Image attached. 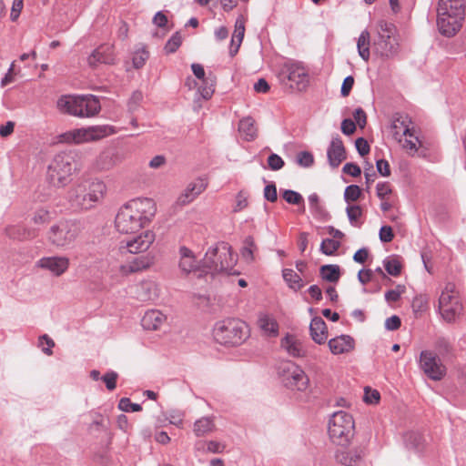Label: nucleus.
Listing matches in <instances>:
<instances>
[{
    "label": "nucleus",
    "instance_id": "nucleus-16",
    "mask_svg": "<svg viewBox=\"0 0 466 466\" xmlns=\"http://www.w3.org/2000/svg\"><path fill=\"white\" fill-rule=\"evenodd\" d=\"M156 239V235L152 230H145L140 234L120 242L119 250L127 249L130 254H139L147 252Z\"/></svg>",
    "mask_w": 466,
    "mask_h": 466
},
{
    "label": "nucleus",
    "instance_id": "nucleus-5",
    "mask_svg": "<svg viewBox=\"0 0 466 466\" xmlns=\"http://www.w3.org/2000/svg\"><path fill=\"white\" fill-rule=\"evenodd\" d=\"M237 263V255L226 242H220L209 248L202 259L205 275L218 273H232Z\"/></svg>",
    "mask_w": 466,
    "mask_h": 466
},
{
    "label": "nucleus",
    "instance_id": "nucleus-7",
    "mask_svg": "<svg viewBox=\"0 0 466 466\" xmlns=\"http://www.w3.org/2000/svg\"><path fill=\"white\" fill-rule=\"evenodd\" d=\"M57 107L61 112L78 117H91L100 110L98 99L92 95L63 96L57 100Z\"/></svg>",
    "mask_w": 466,
    "mask_h": 466
},
{
    "label": "nucleus",
    "instance_id": "nucleus-9",
    "mask_svg": "<svg viewBox=\"0 0 466 466\" xmlns=\"http://www.w3.org/2000/svg\"><path fill=\"white\" fill-rule=\"evenodd\" d=\"M373 48L377 55L382 58H392L398 55L400 43L396 26L386 21L377 24V36L373 42Z\"/></svg>",
    "mask_w": 466,
    "mask_h": 466
},
{
    "label": "nucleus",
    "instance_id": "nucleus-26",
    "mask_svg": "<svg viewBox=\"0 0 466 466\" xmlns=\"http://www.w3.org/2000/svg\"><path fill=\"white\" fill-rule=\"evenodd\" d=\"M258 327L264 336L277 337L279 334V324L270 315L260 313L257 321Z\"/></svg>",
    "mask_w": 466,
    "mask_h": 466
},
{
    "label": "nucleus",
    "instance_id": "nucleus-60",
    "mask_svg": "<svg viewBox=\"0 0 466 466\" xmlns=\"http://www.w3.org/2000/svg\"><path fill=\"white\" fill-rule=\"evenodd\" d=\"M264 198L270 202H275L278 199L277 187L274 184H269L265 187Z\"/></svg>",
    "mask_w": 466,
    "mask_h": 466
},
{
    "label": "nucleus",
    "instance_id": "nucleus-57",
    "mask_svg": "<svg viewBox=\"0 0 466 466\" xmlns=\"http://www.w3.org/2000/svg\"><path fill=\"white\" fill-rule=\"evenodd\" d=\"M203 82L205 86L198 88L199 93L204 99H209L214 93V83L213 81L208 83L207 80H203Z\"/></svg>",
    "mask_w": 466,
    "mask_h": 466
},
{
    "label": "nucleus",
    "instance_id": "nucleus-64",
    "mask_svg": "<svg viewBox=\"0 0 466 466\" xmlns=\"http://www.w3.org/2000/svg\"><path fill=\"white\" fill-rule=\"evenodd\" d=\"M343 172L356 177L361 174V169L355 163H346L343 167Z\"/></svg>",
    "mask_w": 466,
    "mask_h": 466
},
{
    "label": "nucleus",
    "instance_id": "nucleus-54",
    "mask_svg": "<svg viewBox=\"0 0 466 466\" xmlns=\"http://www.w3.org/2000/svg\"><path fill=\"white\" fill-rule=\"evenodd\" d=\"M143 100V94L140 91H135L133 92L131 97L128 100V109L130 111H135L140 105L141 101Z\"/></svg>",
    "mask_w": 466,
    "mask_h": 466
},
{
    "label": "nucleus",
    "instance_id": "nucleus-52",
    "mask_svg": "<svg viewBox=\"0 0 466 466\" xmlns=\"http://www.w3.org/2000/svg\"><path fill=\"white\" fill-rule=\"evenodd\" d=\"M376 192L378 198L383 200L392 193V189L389 182H380L376 186Z\"/></svg>",
    "mask_w": 466,
    "mask_h": 466
},
{
    "label": "nucleus",
    "instance_id": "nucleus-61",
    "mask_svg": "<svg viewBox=\"0 0 466 466\" xmlns=\"http://www.w3.org/2000/svg\"><path fill=\"white\" fill-rule=\"evenodd\" d=\"M354 120L360 128H363L367 122V116L364 110L360 107L355 109L353 113Z\"/></svg>",
    "mask_w": 466,
    "mask_h": 466
},
{
    "label": "nucleus",
    "instance_id": "nucleus-22",
    "mask_svg": "<svg viewBox=\"0 0 466 466\" xmlns=\"http://www.w3.org/2000/svg\"><path fill=\"white\" fill-rule=\"evenodd\" d=\"M327 157L332 168L338 167L347 158L345 147L339 136L332 137L327 149Z\"/></svg>",
    "mask_w": 466,
    "mask_h": 466
},
{
    "label": "nucleus",
    "instance_id": "nucleus-48",
    "mask_svg": "<svg viewBox=\"0 0 466 466\" xmlns=\"http://www.w3.org/2000/svg\"><path fill=\"white\" fill-rule=\"evenodd\" d=\"M281 347L284 350H298L300 347V343L295 335L287 334L281 340Z\"/></svg>",
    "mask_w": 466,
    "mask_h": 466
},
{
    "label": "nucleus",
    "instance_id": "nucleus-40",
    "mask_svg": "<svg viewBox=\"0 0 466 466\" xmlns=\"http://www.w3.org/2000/svg\"><path fill=\"white\" fill-rule=\"evenodd\" d=\"M383 265L386 271L391 276H399L401 271V264L400 260L395 257H389L384 259Z\"/></svg>",
    "mask_w": 466,
    "mask_h": 466
},
{
    "label": "nucleus",
    "instance_id": "nucleus-6",
    "mask_svg": "<svg viewBox=\"0 0 466 466\" xmlns=\"http://www.w3.org/2000/svg\"><path fill=\"white\" fill-rule=\"evenodd\" d=\"M328 435L330 441L337 446L350 445L355 436V420L352 415L342 410L333 413L329 420Z\"/></svg>",
    "mask_w": 466,
    "mask_h": 466
},
{
    "label": "nucleus",
    "instance_id": "nucleus-47",
    "mask_svg": "<svg viewBox=\"0 0 466 466\" xmlns=\"http://www.w3.org/2000/svg\"><path fill=\"white\" fill-rule=\"evenodd\" d=\"M380 394L377 390H373L370 387L364 389L363 400L367 404L376 405L380 402Z\"/></svg>",
    "mask_w": 466,
    "mask_h": 466
},
{
    "label": "nucleus",
    "instance_id": "nucleus-50",
    "mask_svg": "<svg viewBox=\"0 0 466 466\" xmlns=\"http://www.w3.org/2000/svg\"><path fill=\"white\" fill-rule=\"evenodd\" d=\"M118 408L126 412L140 411L142 410V407L139 404L132 403L128 398H122L119 400Z\"/></svg>",
    "mask_w": 466,
    "mask_h": 466
},
{
    "label": "nucleus",
    "instance_id": "nucleus-37",
    "mask_svg": "<svg viewBox=\"0 0 466 466\" xmlns=\"http://www.w3.org/2000/svg\"><path fill=\"white\" fill-rule=\"evenodd\" d=\"M319 271L321 278L329 282H338L340 278V268L338 265H323Z\"/></svg>",
    "mask_w": 466,
    "mask_h": 466
},
{
    "label": "nucleus",
    "instance_id": "nucleus-4",
    "mask_svg": "<svg viewBox=\"0 0 466 466\" xmlns=\"http://www.w3.org/2000/svg\"><path fill=\"white\" fill-rule=\"evenodd\" d=\"M214 339L226 347H239L249 337L248 325L238 318H225L217 321L213 327Z\"/></svg>",
    "mask_w": 466,
    "mask_h": 466
},
{
    "label": "nucleus",
    "instance_id": "nucleus-3",
    "mask_svg": "<svg viewBox=\"0 0 466 466\" xmlns=\"http://www.w3.org/2000/svg\"><path fill=\"white\" fill-rule=\"evenodd\" d=\"M465 17L464 0H439L437 27L441 35L454 36L461 28Z\"/></svg>",
    "mask_w": 466,
    "mask_h": 466
},
{
    "label": "nucleus",
    "instance_id": "nucleus-63",
    "mask_svg": "<svg viewBox=\"0 0 466 466\" xmlns=\"http://www.w3.org/2000/svg\"><path fill=\"white\" fill-rule=\"evenodd\" d=\"M356 149L360 156H365L370 152V146L363 137H359L355 141Z\"/></svg>",
    "mask_w": 466,
    "mask_h": 466
},
{
    "label": "nucleus",
    "instance_id": "nucleus-28",
    "mask_svg": "<svg viewBox=\"0 0 466 466\" xmlns=\"http://www.w3.org/2000/svg\"><path fill=\"white\" fill-rule=\"evenodd\" d=\"M238 132L246 141H253L258 137L255 120L250 116L243 117L238 123Z\"/></svg>",
    "mask_w": 466,
    "mask_h": 466
},
{
    "label": "nucleus",
    "instance_id": "nucleus-29",
    "mask_svg": "<svg viewBox=\"0 0 466 466\" xmlns=\"http://www.w3.org/2000/svg\"><path fill=\"white\" fill-rule=\"evenodd\" d=\"M309 330L312 339L318 344H322L327 340V327L325 321L321 318L316 317L312 319L309 325Z\"/></svg>",
    "mask_w": 466,
    "mask_h": 466
},
{
    "label": "nucleus",
    "instance_id": "nucleus-59",
    "mask_svg": "<svg viewBox=\"0 0 466 466\" xmlns=\"http://www.w3.org/2000/svg\"><path fill=\"white\" fill-rule=\"evenodd\" d=\"M56 346L54 340L46 334L39 337L37 347L41 350H51Z\"/></svg>",
    "mask_w": 466,
    "mask_h": 466
},
{
    "label": "nucleus",
    "instance_id": "nucleus-1",
    "mask_svg": "<svg viewBox=\"0 0 466 466\" xmlns=\"http://www.w3.org/2000/svg\"><path fill=\"white\" fill-rule=\"evenodd\" d=\"M157 212L152 198H137L122 206L115 219L116 228L123 234H129L147 226Z\"/></svg>",
    "mask_w": 466,
    "mask_h": 466
},
{
    "label": "nucleus",
    "instance_id": "nucleus-51",
    "mask_svg": "<svg viewBox=\"0 0 466 466\" xmlns=\"http://www.w3.org/2000/svg\"><path fill=\"white\" fill-rule=\"evenodd\" d=\"M298 164L304 167H309L314 163L313 155L308 151L299 152L297 156Z\"/></svg>",
    "mask_w": 466,
    "mask_h": 466
},
{
    "label": "nucleus",
    "instance_id": "nucleus-56",
    "mask_svg": "<svg viewBox=\"0 0 466 466\" xmlns=\"http://www.w3.org/2000/svg\"><path fill=\"white\" fill-rule=\"evenodd\" d=\"M268 164L272 170H279L284 166V161L279 155L271 154L268 158Z\"/></svg>",
    "mask_w": 466,
    "mask_h": 466
},
{
    "label": "nucleus",
    "instance_id": "nucleus-36",
    "mask_svg": "<svg viewBox=\"0 0 466 466\" xmlns=\"http://www.w3.org/2000/svg\"><path fill=\"white\" fill-rule=\"evenodd\" d=\"M400 143L402 147L410 155L415 154L420 145L418 137L415 135L414 128L410 130L409 135H404L402 137V142Z\"/></svg>",
    "mask_w": 466,
    "mask_h": 466
},
{
    "label": "nucleus",
    "instance_id": "nucleus-19",
    "mask_svg": "<svg viewBox=\"0 0 466 466\" xmlns=\"http://www.w3.org/2000/svg\"><path fill=\"white\" fill-rule=\"evenodd\" d=\"M70 260L66 256H50L41 258L36 266L49 271L53 276L60 277L69 268Z\"/></svg>",
    "mask_w": 466,
    "mask_h": 466
},
{
    "label": "nucleus",
    "instance_id": "nucleus-53",
    "mask_svg": "<svg viewBox=\"0 0 466 466\" xmlns=\"http://www.w3.org/2000/svg\"><path fill=\"white\" fill-rule=\"evenodd\" d=\"M118 378V375L115 371H109L106 372L103 377L102 380L106 383V389L108 390H114L116 387V380Z\"/></svg>",
    "mask_w": 466,
    "mask_h": 466
},
{
    "label": "nucleus",
    "instance_id": "nucleus-14",
    "mask_svg": "<svg viewBox=\"0 0 466 466\" xmlns=\"http://www.w3.org/2000/svg\"><path fill=\"white\" fill-rule=\"evenodd\" d=\"M279 76L287 78L290 82V87L299 91L304 90L309 84L308 71L299 62L284 63L280 68Z\"/></svg>",
    "mask_w": 466,
    "mask_h": 466
},
{
    "label": "nucleus",
    "instance_id": "nucleus-31",
    "mask_svg": "<svg viewBox=\"0 0 466 466\" xmlns=\"http://www.w3.org/2000/svg\"><path fill=\"white\" fill-rule=\"evenodd\" d=\"M137 296L142 301L156 299L157 297V284L151 280L142 281L137 288Z\"/></svg>",
    "mask_w": 466,
    "mask_h": 466
},
{
    "label": "nucleus",
    "instance_id": "nucleus-44",
    "mask_svg": "<svg viewBox=\"0 0 466 466\" xmlns=\"http://www.w3.org/2000/svg\"><path fill=\"white\" fill-rule=\"evenodd\" d=\"M361 195V189L357 185H350L345 188L344 199L347 203L357 201Z\"/></svg>",
    "mask_w": 466,
    "mask_h": 466
},
{
    "label": "nucleus",
    "instance_id": "nucleus-18",
    "mask_svg": "<svg viewBox=\"0 0 466 466\" xmlns=\"http://www.w3.org/2000/svg\"><path fill=\"white\" fill-rule=\"evenodd\" d=\"M179 260L178 268L183 275H189L195 273L198 278L205 276L202 268V260H197L193 251L188 248L182 246L178 249Z\"/></svg>",
    "mask_w": 466,
    "mask_h": 466
},
{
    "label": "nucleus",
    "instance_id": "nucleus-20",
    "mask_svg": "<svg viewBox=\"0 0 466 466\" xmlns=\"http://www.w3.org/2000/svg\"><path fill=\"white\" fill-rule=\"evenodd\" d=\"M124 156L112 148H106L99 153L93 162V168L96 171H107L122 163Z\"/></svg>",
    "mask_w": 466,
    "mask_h": 466
},
{
    "label": "nucleus",
    "instance_id": "nucleus-24",
    "mask_svg": "<svg viewBox=\"0 0 466 466\" xmlns=\"http://www.w3.org/2000/svg\"><path fill=\"white\" fill-rule=\"evenodd\" d=\"M167 320V316L160 310L149 309L144 313L141 319V326L146 330H159Z\"/></svg>",
    "mask_w": 466,
    "mask_h": 466
},
{
    "label": "nucleus",
    "instance_id": "nucleus-46",
    "mask_svg": "<svg viewBox=\"0 0 466 466\" xmlns=\"http://www.w3.org/2000/svg\"><path fill=\"white\" fill-rule=\"evenodd\" d=\"M282 198L286 202L292 205H300L304 202L303 197L299 193L290 189L284 190Z\"/></svg>",
    "mask_w": 466,
    "mask_h": 466
},
{
    "label": "nucleus",
    "instance_id": "nucleus-21",
    "mask_svg": "<svg viewBox=\"0 0 466 466\" xmlns=\"http://www.w3.org/2000/svg\"><path fill=\"white\" fill-rule=\"evenodd\" d=\"M208 187V180L203 177H198L187 184L186 188L180 193L177 203L180 206H186L193 202Z\"/></svg>",
    "mask_w": 466,
    "mask_h": 466
},
{
    "label": "nucleus",
    "instance_id": "nucleus-25",
    "mask_svg": "<svg viewBox=\"0 0 466 466\" xmlns=\"http://www.w3.org/2000/svg\"><path fill=\"white\" fill-rule=\"evenodd\" d=\"M115 60L113 46L109 45L100 46L88 57V63L92 66H96L97 64L113 65Z\"/></svg>",
    "mask_w": 466,
    "mask_h": 466
},
{
    "label": "nucleus",
    "instance_id": "nucleus-15",
    "mask_svg": "<svg viewBox=\"0 0 466 466\" xmlns=\"http://www.w3.org/2000/svg\"><path fill=\"white\" fill-rule=\"evenodd\" d=\"M420 365L431 380H441L446 375V367L436 351H421Z\"/></svg>",
    "mask_w": 466,
    "mask_h": 466
},
{
    "label": "nucleus",
    "instance_id": "nucleus-8",
    "mask_svg": "<svg viewBox=\"0 0 466 466\" xmlns=\"http://www.w3.org/2000/svg\"><path fill=\"white\" fill-rule=\"evenodd\" d=\"M76 170L75 155L71 152H62L55 156L47 168V180L51 185L64 187L71 180Z\"/></svg>",
    "mask_w": 466,
    "mask_h": 466
},
{
    "label": "nucleus",
    "instance_id": "nucleus-43",
    "mask_svg": "<svg viewBox=\"0 0 466 466\" xmlns=\"http://www.w3.org/2000/svg\"><path fill=\"white\" fill-rule=\"evenodd\" d=\"M182 37L178 32L175 33L165 45V52L167 54L175 53L181 46Z\"/></svg>",
    "mask_w": 466,
    "mask_h": 466
},
{
    "label": "nucleus",
    "instance_id": "nucleus-10",
    "mask_svg": "<svg viewBox=\"0 0 466 466\" xmlns=\"http://www.w3.org/2000/svg\"><path fill=\"white\" fill-rule=\"evenodd\" d=\"M438 309L444 320L455 321L463 310L462 302L457 287L452 282H447L441 291Z\"/></svg>",
    "mask_w": 466,
    "mask_h": 466
},
{
    "label": "nucleus",
    "instance_id": "nucleus-55",
    "mask_svg": "<svg viewBox=\"0 0 466 466\" xmlns=\"http://www.w3.org/2000/svg\"><path fill=\"white\" fill-rule=\"evenodd\" d=\"M248 206V196L245 192L240 191L236 196V204L234 207V211L238 212L244 209Z\"/></svg>",
    "mask_w": 466,
    "mask_h": 466
},
{
    "label": "nucleus",
    "instance_id": "nucleus-2",
    "mask_svg": "<svg viewBox=\"0 0 466 466\" xmlns=\"http://www.w3.org/2000/svg\"><path fill=\"white\" fill-rule=\"evenodd\" d=\"M106 192V184L98 178H86L76 182L67 192L71 207L88 210L101 201Z\"/></svg>",
    "mask_w": 466,
    "mask_h": 466
},
{
    "label": "nucleus",
    "instance_id": "nucleus-42",
    "mask_svg": "<svg viewBox=\"0 0 466 466\" xmlns=\"http://www.w3.org/2000/svg\"><path fill=\"white\" fill-rule=\"evenodd\" d=\"M340 247V242L332 239L326 238L321 242L320 250L325 255H333Z\"/></svg>",
    "mask_w": 466,
    "mask_h": 466
},
{
    "label": "nucleus",
    "instance_id": "nucleus-12",
    "mask_svg": "<svg viewBox=\"0 0 466 466\" xmlns=\"http://www.w3.org/2000/svg\"><path fill=\"white\" fill-rule=\"evenodd\" d=\"M278 373L282 384L292 391L305 392L309 386V380L304 370L290 360L281 361Z\"/></svg>",
    "mask_w": 466,
    "mask_h": 466
},
{
    "label": "nucleus",
    "instance_id": "nucleus-27",
    "mask_svg": "<svg viewBox=\"0 0 466 466\" xmlns=\"http://www.w3.org/2000/svg\"><path fill=\"white\" fill-rule=\"evenodd\" d=\"M245 35V19L242 15L238 16L235 22V30L231 39L229 54L235 56L243 41Z\"/></svg>",
    "mask_w": 466,
    "mask_h": 466
},
{
    "label": "nucleus",
    "instance_id": "nucleus-32",
    "mask_svg": "<svg viewBox=\"0 0 466 466\" xmlns=\"http://www.w3.org/2000/svg\"><path fill=\"white\" fill-rule=\"evenodd\" d=\"M406 447L415 451H422L426 446L423 435L417 431H409L404 436Z\"/></svg>",
    "mask_w": 466,
    "mask_h": 466
},
{
    "label": "nucleus",
    "instance_id": "nucleus-33",
    "mask_svg": "<svg viewBox=\"0 0 466 466\" xmlns=\"http://www.w3.org/2000/svg\"><path fill=\"white\" fill-rule=\"evenodd\" d=\"M370 35L368 30H363L357 40V48L359 56L366 62L369 61L370 56Z\"/></svg>",
    "mask_w": 466,
    "mask_h": 466
},
{
    "label": "nucleus",
    "instance_id": "nucleus-35",
    "mask_svg": "<svg viewBox=\"0 0 466 466\" xmlns=\"http://www.w3.org/2000/svg\"><path fill=\"white\" fill-rule=\"evenodd\" d=\"M354 339L349 335H341L329 341V350H352Z\"/></svg>",
    "mask_w": 466,
    "mask_h": 466
},
{
    "label": "nucleus",
    "instance_id": "nucleus-62",
    "mask_svg": "<svg viewBox=\"0 0 466 466\" xmlns=\"http://www.w3.org/2000/svg\"><path fill=\"white\" fill-rule=\"evenodd\" d=\"M356 130V124L353 120L346 118L341 122V131L343 134L350 136Z\"/></svg>",
    "mask_w": 466,
    "mask_h": 466
},
{
    "label": "nucleus",
    "instance_id": "nucleus-11",
    "mask_svg": "<svg viewBox=\"0 0 466 466\" xmlns=\"http://www.w3.org/2000/svg\"><path fill=\"white\" fill-rule=\"evenodd\" d=\"M80 231V224L77 221L62 219L49 228L47 239L53 246L65 248L76 241Z\"/></svg>",
    "mask_w": 466,
    "mask_h": 466
},
{
    "label": "nucleus",
    "instance_id": "nucleus-34",
    "mask_svg": "<svg viewBox=\"0 0 466 466\" xmlns=\"http://www.w3.org/2000/svg\"><path fill=\"white\" fill-rule=\"evenodd\" d=\"M282 276L289 289H293L294 291H298L304 287L302 279L293 269H283Z\"/></svg>",
    "mask_w": 466,
    "mask_h": 466
},
{
    "label": "nucleus",
    "instance_id": "nucleus-45",
    "mask_svg": "<svg viewBox=\"0 0 466 466\" xmlns=\"http://www.w3.org/2000/svg\"><path fill=\"white\" fill-rule=\"evenodd\" d=\"M34 224L40 226L47 224L51 220L50 212L47 209H37L32 218Z\"/></svg>",
    "mask_w": 466,
    "mask_h": 466
},
{
    "label": "nucleus",
    "instance_id": "nucleus-17",
    "mask_svg": "<svg viewBox=\"0 0 466 466\" xmlns=\"http://www.w3.org/2000/svg\"><path fill=\"white\" fill-rule=\"evenodd\" d=\"M155 263V257L151 253L131 257L118 267V273L127 277L148 269Z\"/></svg>",
    "mask_w": 466,
    "mask_h": 466
},
{
    "label": "nucleus",
    "instance_id": "nucleus-30",
    "mask_svg": "<svg viewBox=\"0 0 466 466\" xmlns=\"http://www.w3.org/2000/svg\"><path fill=\"white\" fill-rule=\"evenodd\" d=\"M410 121L408 116H399L395 117L391 124V133L393 137L399 142H402V137L404 135H409Z\"/></svg>",
    "mask_w": 466,
    "mask_h": 466
},
{
    "label": "nucleus",
    "instance_id": "nucleus-58",
    "mask_svg": "<svg viewBox=\"0 0 466 466\" xmlns=\"http://www.w3.org/2000/svg\"><path fill=\"white\" fill-rule=\"evenodd\" d=\"M379 235L380 239L385 243L390 242L394 238L392 228L390 226H382L380 229Z\"/></svg>",
    "mask_w": 466,
    "mask_h": 466
},
{
    "label": "nucleus",
    "instance_id": "nucleus-39",
    "mask_svg": "<svg viewBox=\"0 0 466 466\" xmlns=\"http://www.w3.org/2000/svg\"><path fill=\"white\" fill-rule=\"evenodd\" d=\"M257 250V246L255 244L254 238L251 236H248L244 240V245L241 249V257L247 262H251L254 260V253Z\"/></svg>",
    "mask_w": 466,
    "mask_h": 466
},
{
    "label": "nucleus",
    "instance_id": "nucleus-41",
    "mask_svg": "<svg viewBox=\"0 0 466 466\" xmlns=\"http://www.w3.org/2000/svg\"><path fill=\"white\" fill-rule=\"evenodd\" d=\"M346 212L350 224L359 226V218L362 216V208L359 205L348 206Z\"/></svg>",
    "mask_w": 466,
    "mask_h": 466
},
{
    "label": "nucleus",
    "instance_id": "nucleus-49",
    "mask_svg": "<svg viewBox=\"0 0 466 466\" xmlns=\"http://www.w3.org/2000/svg\"><path fill=\"white\" fill-rule=\"evenodd\" d=\"M148 52L147 50H145L144 48L143 49H140V50H137L135 54H134V56H133V66L135 68H141L146 61L148 59Z\"/></svg>",
    "mask_w": 466,
    "mask_h": 466
},
{
    "label": "nucleus",
    "instance_id": "nucleus-38",
    "mask_svg": "<svg viewBox=\"0 0 466 466\" xmlns=\"http://www.w3.org/2000/svg\"><path fill=\"white\" fill-rule=\"evenodd\" d=\"M215 430V424L211 418L203 417L194 424V432L197 436H203Z\"/></svg>",
    "mask_w": 466,
    "mask_h": 466
},
{
    "label": "nucleus",
    "instance_id": "nucleus-13",
    "mask_svg": "<svg viewBox=\"0 0 466 466\" xmlns=\"http://www.w3.org/2000/svg\"><path fill=\"white\" fill-rule=\"evenodd\" d=\"M116 133L111 126H95L87 128H77L63 133L60 141L65 143L82 144L100 140Z\"/></svg>",
    "mask_w": 466,
    "mask_h": 466
},
{
    "label": "nucleus",
    "instance_id": "nucleus-23",
    "mask_svg": "<svg viewBox=\"0 0 466 466\" xmlns=\"http://www.w3.org/2000/svg\"><path fill=\"white\" fill-rule=\"evenodd\" d=\"M365 451L361 447L350 450H339L335 453L336 461L343 466H357L364 458Z\"/></svg>",
    "mask_w": 466,
    "mask_h": 466
}]
</instances>
